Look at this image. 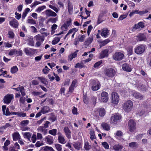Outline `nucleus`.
I'll use <instances>...</instances> for the list:
<instances>
[{
    "label": "nucleus",
    "instance_id": "cd10ccee",
    "mask_svg": "<svg viewBox=\"0 0 151 151\" xmlns=\"http://www.w3.org/2000/svg\"><path fill=\"white\" fill-rule=\"evenodd\" d=\"M123 148V146L119 144L114 145L113 146V149L115 151H119L122 149Z\"/></svg>",
    "mask_w": 151,
    "mask_h": 151
},
{
    "label": "nucleus",
    "instance_id": "bf43d9fd",
    "mask_svg": "<svg viewBox=\"0 0 151 151\" xmlns=\"http://www.w3.org/2000/svg\"><path fill=\"white\" fill-rule=\"evenodd\" d=\"M127 51L128 55H131L133 52L132 47V46L129 47L127 49Z\"/></svg>",
    "mask_w": 151,
    "mask_h": 151
},
{
    "label": "nucleus",
    "instance_id": "ea45409f",
    "mask_svg": "<svg viewBox=\"0 0 151 151\" xmlns=\"http://www.w3.org/2000/svg\"><path fill=\"white\" fill-rule=\"evenodd\" d=\"M28 44L32 46H34V42L32 38H30L28 40Z\"/></svg>",
    "mask_w": 151,
    "mask_h": 151
},
{
    "label": "nucleus",
    "instance_id": "aec40b11",
    "mask_svg": "<svg viewBox=\"0 0 151 151\" xmlns=\"http://www.w3.org/2000/svg\"><path fill=\"white\" fill-rule=\"evenodd\" d=\"M122 67L123 69L125 71L130 72L132 70L131 67L126 63L123 64Z\"/></svg>",
    "mask_w": 151,
    "mask_h": 151
},
{
    "label": "nucleus",
    "instance_id": "a18cd8bd",
    "mask_svg": "<svg viewBox=\"0 0 151 151\" xmlns=\"http://www.w3.org/2000/svg\"><path fill=\"white\" fill-rule=\"evenodd\" d=\"M16 50L15 49H11L9 50L8 55L10 56H12L14 55H16Z\"/></svg>",
    "mask_w": 151,
    "mask_h": 151
},
{
    "label": "nucleus",
    "instance_id": "79ce46f5",
    "mask_svg": "<svg viewBox=\"0 0 151 151\" xmlns=\"http://www.w3.org/2000/svg\"><path fill=\"white\" fill-rule=\"evenodd\" d=\"M19 91L22 96H24L26 95L25 91L23 86H21L19 87Z\"/></svg>",
    "mask_w": 151,
    "mask_h": 151
},
{
    "label": "nucleus",
    "instance_id": "09e8293b",
    "mask_svg": "<svg viewBox=\"0 0 151 151\" xmlns=\"http://www.w3.org/2000/svg\"><path fill=\"white\" fill-rule=\"evenodd\" d=\"M8 35H9V37L12 39L14 37V34L13 32L12 31H10L8 32Z\"/></svg>",
    "mask_w": 151,
    "mask_h": 151
},
{
    "label": "nucleus",
    "instance_id": "473e14b6",
    "mask_svg": "<svg viewBox=\"0 0 151 151\" xmlns=\"http://www.w3.org/2000/svg\"><path fill=\"white\" fill-rule=\"evenodd\" d=\"M40 81L43 83L45 85H47L48 84V82L47 80L44 77H39L37 78Z\"/></svg>",
    "mask_w": 151,
    "mask_h": 151
},
{
    "label": "nucleus",
    "instance_id": "f257e3e1",
    "mask_svg": "<svg viewBox=\"0 0 151 151\" xmlns=\"http://www.w3.org/2000/svg\"><path fill=\"white\" fill-rule=\"evenodd\" d=\"M133 103L130 100L126 101L123 104V109L124 111L127 112L131 111L133 108Z\"/></svg>",
    "mask_w": 151,
    "mask_h": 151
},
{
    "label": "nucleus",
    "instance_id": "f704fd0d",
    "mask_svg": "<svg viewBox=\"0 0 151 151\" xmlns=\"http://www.w3.org/2000/svg\"><path fill=\"white\" fill-rule=\"evenodd\" d=\"M90 139L92 140L96 139V137L93 130H91L90 131Z\"/></svg>",
    "mask_w": 151,
    "mask_h": 151
},
{
    "label": "nucleus",
    "instance_id": "423d86ee",
    "mask_svg": "<svg viewBox=\"0 0 151 151\" xmlns=\"http://www.w3.org/2000/svg\"><path fill=\"white\" fill-rule=\"evenodd\" d=\"M121 116L119 114L113 115L111 118L110 123L111 124H115L117 121L121 120Z\"/></svg>",
    "mask_w": 151,
    "mask_h": 151
},
{
    "label": "nucleus",
    "instance_id": "338daca9",
    "mask_svg": "<svg viewBox=\"0 0 151 151\" xmlns=\"http://www.w3.org/2000/svg\"><path fill=\"white\" fill-rule=\"evenodd\" d=\"M44 145V143L40 141H37L35 144V146L37 147H39L40 146L43 145Z\"/></svg>",
    "mask_w": 151,
    "mask_h": 151
},
{
    "label": "nucleus",
    "instance_id": "8fccbe9b",
    "mask_svg": "<svg viewBox=\"0 0 151 151\" xmlns=\"http://www.w3.org/2000/svg\"><path fill=\"white\" fill-rule=\"evenodd\" d=\"M27 22L31 24H36L35 21L32 18L28 19L27 21Z\"/></svg>",
    "mask_w": 151,
    "mask_h": 151
},
{
    "label": "nucleus",
    "instance_id": "412c9836",
    "mask_svg": "<svg viewBox=\"0 0 151 151\" xmlns=\"http://www.w3.org/2000/svg\"><path fill=\"white\" fill-rule=\"evenodd\" d=\"M78 51V50H77L74 52L72 53L69 55L68 57L69 60L71 61L73 58H75L77 56V52Z\"/></svg>",
    "mask_w": 151,
    "mask_h": 151
},
{
    "label": "nucleus",
    "instance_id": "39448f33",
    "mask_svg": "<svg viewBox=\"0 0 151 151\" xmlns=\"http://www.w3.org/2000/svg\"><path fill=\"white\" fill-rule=\"evenodd\" d=\"M24 52L28 56L32 55L35 54L36 52V50L29 47L25 48L23 50Z\"/></svg>",
    "mask_w": 151,
    "mask_h": 151
},
{
    "label": "nucleus",
    "instance_id": "1a4fd4ad",
    "mask_svg": "<svg viewBox=\"0 0 151 151\" xmlns=\"http://www.w3.org/2000/svg\"><path fill=\"white\" fill-rule=\"evenodd\" d=\"M128 126L129 130L131 132H134L136 128V123L133 120H130L128 122Z\"/></svg>",
    "mask_w": 151,
    "mask_h": 151
},
{
    "label": "nucleus",
    "instance_id": "6e6552de",
    "mask_svg": "<svg viewBox=\"0 0 151 151\" xmlns=\"http://www.w3.org/2000/svg\"><path fill=\"white\" fill-rule=\"evenodd\" d=\"M124 56V55L122 53L116 52L114 54L113 59L115 60L119 61L123 59Z\"/></svg>",
    "mask_w": 151,
    "mask_h": 151
},
{
    "label": "nucleus",
    "instance_id": "49530a36",
    "mask_svg": "<svg viewBox=\"0 0 151 151\" xmlns=\"http://www.w3.org/2000/svg\"><path fill=\"white\" fill-rule=\"evenodd\" d=\"M102 60H101L97 62H96L94 64L93 67L95 68H98L99 66L102 63Z\"/></svg>",
    "mask_w": 151,
    "mask_h": 151
},
{
    "label": "nucleus",
    "instance_id": "2f4dec72",
    "mask_svg": "<svg viewBox=\"0 0 151 151\" xmlns=\"http://www.w3.org/2000/svg\"><path fill=\"white\" fill-rule=\"evenodd\" d=\"M129 146L131 148L136 149L138 147V144L136 142H132L129 144Z\"/></svg>",
    "mask_w": 151,
    "mask_h": 151
},
{
    "label": "nucleus",
    "instance_id": "c85d7f7f",
    "mask_svg": "<svg viewBox=\"0 0 151 151\" xmlns=\"http://www.w3.org/2000/svg\"><path fill=\"white\" fill-rule=\"evenodd\" d=\"M101 126L103 129L106 130L108 131L110 129V126L107 123L103 122L101 124Z\"/></svg>",
    "mask_w": 151,
    "mask_h": 151
},
{
    "label": "nucleus",
    "instance_id": "4d7b16f0",
    "mask_svg": "<svg viewBox=\"0 0 151 151\" xmlns=\"http://www.w3.org/2000/svg\"><path fill=\"white\" fill-rule=\"evenodd\" d=\"M68 9L69 13L71 14L73 10V6L70 3H68Z\"/></svg>",
    "mask_w": 151,
    "mask_h": 151
},
{
    "label": "nucleus",
    "instance_id": "0e129e2a",
    "mask_svg": "<svg viewBox=\"0 0 151 151\" xmlns=\"http://www.w3.org/2000/svg\"><path fill=\"white\" fill-rule=\"evenodd\" d=\"M85 36L84 35H80L78 37L79 40L80 42H83L84 40Z\"/></svg>",
    "mask_w": 151,
    "mask_h": 151
},
{
    "label": "nucleus",
    "instance_id": "f03ea898",
    "mask_svg": "<svg viewBox=\"0 0 151 151\" xmlns=\"http://www.w3.org/2000/svg\"><path fill=\"white\" fill-rule=\"evenodd\" d=\"M34 39L36 41L35 46L38 47L42 43L44 40L45 37L43 36L38 34L34 37Z\"/></svg>",
    "mask_w": 151,
    "mask_h": 151
},
{
    "label": "nucleus",
    "instance_id": "c03bdc74",
    "mask_svg": "<svg viewBox=\"0 0 151 151\" xmlns=\"http://www.w3.org/2000/svg\"><path fill=\"white\" fill-rule=\"evenodd\" d=\"M49 7L54 11L56 12L57 13L59 10V9L56 8L55 6L51 5H49Z\"/></svg>",
    "mask_w": 151,
    "mask_h": 151
},
{
    "label": "nucleus",
    "instance_id": "5701e85b",
    "mask_svg": "<svg viewBox=\"0 0 151 151\" xmlns=\"http://www.w3.org/2000/svg\"><path fill=\"white\" fill-rule=\"evenodd\" d=\"M138 40L139 41H146L147 38L144 34H140L137 36Z\"/></svg>",
    "mask_w": 151,
    "mask_h": 151
},
{
    "label": "nucleus",
    "instance_id": "20e7f679",
    "mask_svg": "<svg viewBox=\"0 0 151 151\" xmlns=\"http://www.w3.org/2000/svg\"><path fill=\"white\" fill-rule=\"evenodd\" d=\"M115 71L112 68L106 69L105 70V75L110 78L113 77L116 74Z\"/></svg>",
    "mask_w": 151,
    "mask_h": 151
},
{
    "label": "nucleus",
    "instance_id": "37998d69",
    "mask_svg": "<svg viewBox=\"0 0 151 151\" xmlns=\"http://www.w3.org/2000/svg\"><path fill=\"white\" fill-rule=\"evenodd\" d=\"M55 147L58 151H63L62 145L59 144H56Z\"/></svg>",
    "mask_w": 151,
    "mask_h": 151
},
{
    "label": "nucleus",
    "instance_id": "6ab92c4d",
    "mask_svg": "<svg viewBox=\"0 0 151 151\" xmlns=\"http://www.w3.org/2000/svg\"><path fill=\"white\" fill-rule=\"evenodd\" d=\"M64 130L67 137L68 139L70 138L71 137V131L68 127H65Z\"/></svg>",
    "mask_w": 151,
    "mask_h": 151
},
{
    "label": "nucleus",
    "instance_id": "680f3d73",
    "mask_svg": "<svg viewBox=\"0 0 151 151\" xmlns=\"http://www.w3.org/2000/svg\"><path fill=\"white\" fill-rule=\"evenodd\" d=\"M77 82H78V81L77 80L74 79L72 81V83L70 86H73L75 88H76L77 86L76 85V84H77Z\"/></svg>",
    "mask_w": 151,
    "mask_h": 151
},
{
    "label": "nucleus",
    "instance_id": "de8ad7c7",
    "mask_svg": "<svg viewBox=\"0 0 151 151\" xmlns=\"http://www.w3.org/2000/svg\"><path fill=\"white\" fill-rule=\"evenodd\" d=\"M37 140L36 135L35 134H33L31 137V140L29 141L32 142L33 143L35 142Z\"/></svg>",
    "mask_w": 151,
    "mask_h": 151
},
{
    "label": "nucleus",
    "instance_id": "b1692460",
    "mask_svg": "<svg viewBox=\"0 0 151 151\" xmlns=\"http://www.w3.org/2000/svg\"><path fill=\"white\" fill-rule=\"evenodd\" d=\"M13 138L14 141H17L20 139V136L18 132L14 133L12 134Z\"/></svg>",
    "mask_w": 151,
    "mask_h": 151
},
{
    "label": "nucleus",
    "instance_id": "a878e982",
    "mask_svg": "<svg viewBox=\"0 0 151 151\" xmlns=\"http://www.w3.org/2000/svg\"><path fill=\"white\" fill-rule=\"evenodd\" d=\"M132 94L134 96L139 99L141 100L143 99L142 96L139 93L134 91L133 92Z\"/></svg>",
    "mask_w": 151,
    "mask_h": 151
},
{
    "label": "nucleus",
    "instance_id": "2eb2a0df",
    "mask_svg": "<svg viewBox=\"0 0 151 151\" xmlns=\"http://www.w3.org/2000/svg\"><path fill=\"white\" fill-rule=\"evenodd\" d=\"M46 16L49 17H56L57 14L56 13L50 9H47L45 12Z\"/></svg>",
    "mask_w": 151,
    "mask_h": 151
},
{
    "label": "nucleus",
    "instance_id": "393cba45",
    "mask_svg": "<svg viewBox=\"0 0 151 151\" xmlns=\"http://www.w3.org/2000/svg\"><path fill=\"white\" fill-rule=\"evenodd\" d=\"M23 135L25 138L27 139L29 141H30L32 134L29 132H22Z\"/></svg>",
    "mask_w": 151,
    "mask_h": 151
},
{
    "label": "nucleus",
    "instance_id": "dca6fc26",
    "mask_svg": "<svg viewBox=\"0 0 151 151\" xmlns=\"http://www.w3.org/2000/svg\"><path fill=\"white\" fill-rule=\"evenodd\" d=\"M2 110L3 112V114L6 116H8L10 115L8 108H6V106L3 105L2 106Z\"/></svg>",
    "mask_w": 151,
    "mask_h": 151
},
{
    "label": "nucleus",
    "instance_id": "13d9d810",
    "mask_svg": "<svg viewBox=\"0 0 151 151\" xmlns=\"http://www.w3.org/2000/svg\"><path fill=\"white\" fill-rule=\"evenodd\" d=\"M57 132V130L55 129H53L51 130H50L49 131L50 134L55 136L56 135Z\"/></svg>",
    "mask_w": 151,
    "mask_h": 151
},
{
    "label": "nucleus",
    "instance_id": "e2e57ef3",
    "mask_svg": "<svg viewBox=\"0 0 151 151\" xmlns=\"http://www.w3.org/2000/svg\"><path fill=\"white\" fill-rule=\"evenodd\" d=\"M18 116L20 117H24L26 116V113L24 112H18L17 115Z\"/></svg>",
    "mask_w": 151,
    "mask_h": 151
},
{
    "label": "nucleus",
    "instance_id": "0eeeda50",
    "mask_svg": "<svg viewBox=\"0 0 151 151\" xmlns=\"http://www.w3.org/2000/svg\"><path fill=\"white\" fill-rule=\"evenodd\" d=\"M111 99L112 103L116 104L119 102V97L117 93L113 92L111 93Z\"/></svg>",
    "mask_w": 151,
    "mask_h": 151
},
{
    "label": "nucleus",
    "instance_id": "c756f323",
    "mask_svg": "<svg viewBox=\"0 0 151 151\" xmlns=\"http://www.w3.org/2000/svg\"><path fill=\"white\" fill-rule=\"evenodd\" d=\"M50 109L49 107L47 106H44L42 108L41 110V112L43 114H45L46 113L50 111Z\"/></svg>",
    "mask_w": 151,
    "mask_h": 151
},
{
    "label": "nucleus",
    "instance_id": "f3484780",
    "mask_svg": "<svg viewBox=\"0 0 151 151\" xmlns=\"http://www.w3.org/2000/svg\"><path fill=\"white\" fill-rule=\"evenodd\" d=\"M45 140L47 143L49 144H51L53 142V137L50 136H48L45 137Z\"/></svg>",
    "mask_w": 151,
    "mask_h": 151
},
{
    "label": "nucleus",
    "instance_id": "4c0bfd02",
    "mask_svg": "<svg viewBox=\"0 0 151 151\" xmlns=\"http://www.w3.org/2000/svg\"><path fill=\"white\" fill-rule=\"evenodd\" d=\"M58 25L55 24H54L51 27V34L52 35L54 34L55 32V30L57 29Z\"/></svg>",
    "mask_w": 151,
    "mask_h": 151
},
{
    "label": "nucleus",
    "instance_id": "3c124183",
    "mask_svg": "<svg viewBox=\"0 0 151 151\" xmlns=\"http://www.w3.org/2000/svg\"><path fill=\"white\" fill-rule=\"evenodd\" d=\"M91 146L89 145L88 142H85L84 145V148L87 150H88L91 148Z\"/></svg>",
    "mask_w": 151,
    "mask_h": 151
},
{
    "label": "nucleus",
    "instance_id": "4be33fe9",
    "mask_svg": "<svg viewBox=\"0 0 151 151\" xmlns=\"http://www.w3.org/2000/svg\"><path fill=\"white\" fill-rule=\"evenodd\" d=\"M59 142L62 144H64L66 142L64 137L61 134H59L58 138Z\"/></svg>",
    "mask_w": 151,
    "mask_h": 151
},
{
    "label": "nucleus",
    "instance_id": "864d4df0",
    "mask_svg": "<svg viewBox=\"0 0 151 151\" xmlns=\"http://www.w3.org/2000/svg\"><path fill=\"white\" fill-rule=\"evenodd\" d=\"M72 20L70 19H68L66 22L64 23L65 24H66V25L68 27H69L72 24Z\"/></svg>",
    "mask_w": 151,
    "mask_h": 151
},
{
    "label": "nucleus",
    "instance_id": "7ed1b4c3",
    "mask_svg": "<svg viewBox=\"0 0 151 151\" xmlns=\"http://www.w3.org/2000/svg\"><path fill=\"white\" fill-rule=\"evenodd\" d=\"M90 85L91 86V89L93 91H97L100 87V84L97 80H93L90 81Z\"/></svg>",
    "mask_w": 151,
    "mask_h": 151
},
{
    "label": "nucleus",
    "instance_id": "a19ab883",
    "mask_svg": "<svg viewBox=\"0 0 151 151\" xmlns=\"http://www.w3.org/2000/svg\"><path fill=\"white\" fill-rule=\"evenodd\" d=\"M110 40L108 39H106L103 41L102 42L100 45L101 47L104 46L107 44L109 42Z\"/></svg>",
    "mask_w": 151,
    "mask_h": 151
},
{
    "label": "nucleus",
    "instance_id": "e433bc0d",
    "mask_svg": "<svg viewBox=\"0 0 151 151\" xmlns=\"http://www.w3.org/2000/svg\"><path fill=\"white\" fill-rule=\"evenodd\" d=\"M18 69L16 66H13L11 68V72L12 73H14L18 71Z\"/></svg>",
    "mask_w": 151,
    "mask_h": 151
},
{
    "label": "nucleus",
    "instance_id": "9b49d317",
    "mask_svg": "<svg viewBox=\"0 0 151 151\" xmlns=\"http://www.w3.org/2000/svg\"><path fill=\"white\" fill-rule=\"evenodd\" d=\"M145 50V47L144 45H141L136 47L135 49L136 53L139 54L142 53Z\"/></svg>",
    "mask_w": 151,
    "mask_h": 151
},
{
    "label": "nucleus",
    "instance_id": "f8f14e48",
    "mask_svg": "<svg viewBox=\"0 0 151 151\" xmlns=\"http://www.w3.org/2000/svg\"><path fill=\"white\" fill-rule=\"evenodd\" d=\"M101 97L100 99L101 102H106L108 100V94L106 92H103L101 94Z\"/></svg>",
    "mask_w": 151,
    "mask_h": 151
},
{
    "label": "nucleus",
    "instance_id": "7c9ffc66",
    "mask_svg": "<svg viewBox=\"0 0 151 151\" xmlns=\"http://www.w3.org/2000/svg\"><path fill=\"white\" fill-rule=\"evenodd\" d=\"M42 150V151H55L52 147L47 146L43 147Z\"/></svg>",
    "mask_w": 151,
    "mask_h": 151
},
{
    "label": "nucleus",
    "instance_id": "9d476101",
    "mask_svg": "<svg viewBox=\"0 0 151 151\" xmlns=\"http://www.w3.org/2000/svg\"><path fill=\"white\" fill-rule=\"evenodd\" d=\"M14 97V95L12 94H8L6 95L4 99V102L7 104H9L12 100Z\"/></svg>",
    "mask_w": 151,
    "mask_h": 151
},
{
    "label": "nucleus",
    "instance_id": "c9c22d12",
    "mask_svg": "<svg viewBox=\"0 0 151 151\" xmlns=\"http://www.w3.org/2000/svg\"><path fill=\"white\" fill-rule=\"evenodd\" d=\"M93 40V36H90L89 37L87 40V41L86 42V44L87 45H89L90 44H91Z\"/></svg>",
    "mask_w": 151,
    "mask_h": 151
},
{
    "label": "nucleus",
    "instance_id": "4468645a",
    "mask_svg": "<svg viewBox=\"0 0 151 151\" xmlns=\"http://www.w3.org/2000/svg\"><path fill=\"white\" fill-rule=\"evenodd\" d=\"M108 50L106 49L102 50L99 54V58L102 59L105 57H107L108 56Z\"/></svg>",
    "mask_w": 151,
    "mask_h": 151
},
{
    "label": "nucleus",
    "instance_id": "5fc2aeb1",
    "mask_svg": "<svg viewBox=\"0 0 151 151\" xmlns=\"http://www.w3.org/2000/svg\"><path fill=\"white\" fill-rule=\"evenodd\" d=\"M60 40V39L58 37L55 38L52 41V43L53 45H55L58 43Z\"/></svg>",
    "mask_w": 151,
    "mask_h": 151
},
{
    "label": "nucleus",
    "instance_id": "6e6d98bb",
    "mask_svg": "<svg viewBox=\"0 0 151 151\" xmlns=\"http://www.w3.org/2000/svg\"><path fill=\"white\" fill-rule=\"evenodd\" d=\"M50 69H49L47 66H45V68L43 69L42 71L44 74H46L49 72Z\"/></svg>",
    "mask_w": 151,
    "mask_h": 151
},
{
    "label": "nucleus",
    "instance_id": "603ef678",
    "mask_svg": "<svg viewBox=\"0 0 151 151\" xmlns=\"http://www.w3.org/2000/svg\"><path fill=\"white\" fill-rule=\"evenodd\" d=\"M102 145L106 149H108L109 148V145L106 142H104L102 143Z\"/></svg>",
    "mask_w": 151,
    "mask_h": 151
},
{
    "label": "nucleus",
    "instance_id": "58836bf2",
    "mask_svg": "<svg viewBox=\"0 0 151 151\" xmlns=\"http://www.w3.org/2000/svg\"><path fill=\"white\" fill-rule=\"evenodd\" d=\"M99 115L101 116H103L105 114V111L103 108H101L99 112Z\"/></svg>",
    "mask_w": 151,
    "mask_h": 151
},
{
    "label": "nucleus",
    "instance_id": "a211bd4d",
    "mask_svg": "<svg viewBox=\"0 0 151 151\" xmlns=\"http://www.w3.org/2000/svg\"><path fill=\"white\" fill-rule=\"evenodd\" d=\"M109 31L106 28H104L102 29L101 33V36L103 37H106L109 34Z\"/></svg>",
    "mask_w": 151,
    "mask_h": 151
},
{
    "label": "nucleus",
    "instance_id": "052dcab7",
    "mask_svg": "<svg viewBox=\"0 0 151 151\" xmlns=\"http://www.w3.org/2000/svg\"><path fill=\"white\" fill-rule=\"evenodd\" d=\"M14 149H15L14 150V151H17V150H15L16 149H20L19 145V144L17 142H16L14 144Z\"/></svg>",
    "mask_w": 151,
    "mask_h": 151
},
{
    "label": "nucleus",
    "instance_id": "69168bd1",
    "mask_svg": "<svg viewBox=\"0 0 151 151\" xmlns=\"http://www.w3.org/2000/svg\"><path fill=\"white\" fill-rule=\"evenodd\" d=\"M83 64L82 63H78L75 66V68H81L83 67Z\"/></svg>",
    "mask_w": 151,
    "mask_h": 151
},
{
    "label": "nucleus",
    "instance_id": "72a5a7b5",
    "mask_svg": "<svg viewBox=\"0 0 151 151\" xmlns=\"http://www.w3.org/2000/svg\"><path fill=\"white\" fill-rule=\"evenodd\" d=\"M46 6L45 5H43L39 7L35 11V12L40 13L41 11H42L45 9H46Z\"/></svg>",
    "mask_w": 151,
    "mask_h": 151
},
{
    "label": "nucleus",
    "instance_id": "bb28decb",
    "mask_svg": "<svg viewBox=\"0 0 151 151\" xmlns=\"http://www.w3.org/2000/svg\"><path fill=\"white\" fill-rule=\"evenodd\" d=\"M78 30V29H77L76 28H73L71 29H70L68 32L67 34L65 36V39L67 37H68V36L69 34L72 33H76V32H77Z\"/></svg>",
    "mask_w": 151,
    "mask_h": 151
},
{
    "label": "nucleus",
    "instance_id": "774afa93",
    "mask_svg": "<svg viewBox=\"0 0 151 151\" xmlns=\"http://www.w3.org/2000/svg\"><path fill=\"white\" fill-rule=\"evenodd\" d=\"M4 44L5 45V47L9 48L12 47V45L9 43V42H5L4 43Z\"/></svg>",
    "mask_w": 151,
    "mask_h": 151
},
{
    "label": "nucleus",
    "instance_id": "ddd939ff",
    "mask_svg": "<svg viewBox=\"0 0 151 151\" xmlns=\"http://www.w3.org/2000/svg\"><path fill=\"white\" fill-rule=\"evenodd\" d=\"M9 24L11 26L14 28H17L19 25L18 21L13 17L10 18Z\"/></svg>",
    "mask_w": 151,
    "mask_h": 151
}]
</instances>
